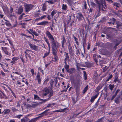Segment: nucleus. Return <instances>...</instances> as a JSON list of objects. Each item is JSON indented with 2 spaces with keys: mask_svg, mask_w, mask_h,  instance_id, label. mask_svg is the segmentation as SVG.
Masks as SVG:
<instances>
[{
  "mask_svg": "<svg viewBox=\"0 0 122 122\" xmlns=\"http://www.w3.org/2000/svg\"><path fill=\"white\" fill-rule=\"evenodd\" d=\"M110 32H109V30L108 29H107L105 31H103L102 33L105 34H106V35L108 33H110Z\"/></svg>",
  "mask_w": 122,
  "mask_h": 122,
  "instance_id": "nucleus-51",
  "label": "nucleus"
},
{
  "mask_svg": "<svg viewBox=\"0 0 122 122\" xmlns=\"http://www.w3.org/2000/svg\"><path fill=\"white\" fill-rule=\"evenodd\" d=\"M50 53V52L49 51L48 52H46L45 53L43 56V58H44L47 56H48L49 55Z\"/></svg>",
  "mask_w": 122,
  "mask_h": 122,
  "instance_id": "nucleus-50",
  "label": "nucleus"
},
{
  "mask_svg": "<svg viewBox=\"0 0 122 122\" xmlns=\"http://www.w3.org/2000/svg\"><path fill=\"white\" fill-rule=\"evenodd\" d=\"M68 49L70 54L71 55H73L74 54L73 51L71 46L70 44H69L68 46Z\"/></svg>",
  "mask_w": 122,
  "mask_h": 122,
  "instance_id": "nucleus-10",
  "label": "nucleus"
},
{
  "mask_svg": "<svg viewBox=\"0 0 122 122\" xmlns=\"http://www.w3.org/2000/svg\"><path fill=\"white\" fill-rule=\"evenodd\" d=\"M75 18V15L73 14V16H70L69 19L67 21V24H70V27H72L73 24L74 23V18Z\"/></svg>",
  "mask_w": 122,
  "mask_h": 122,
  "instance_id": "nucleus-5",
  "label": "nucleus"
},
{
  "mask_svg": "<svg viewBox=\"0 0 122 122\" xmlns=\"http://www.w3.org/2000/svg\"><path fill=\"white\" fill-rule=\"evenodd\" d=\"M68 110L67 108H66L64 109H61V112H67Z\"/></svg>",
  "mask_w": 122,
  "mask_h": 122,
  "instance_id": "nucleus-42",
  "label": "nucleus"
},
{
  "mask_svg": "<svg viewBox=\"0 0 122 122\" xmlns=\"http://www.w3.org/2000/svg\"><path fill=\"white\" fill-rule=\"evenodd\" d=\"M77 98L78 97H76V99H77ZM72 101L73 103L74 104H75L77 102V100H76L75 98L73 97H72Z\"/></svg>",
  "mask_w": 122,
  "mask_h": 122,
  "instance_id": "nucleus-38",
  "label": "nucleus"
},
{
  "mask_svg": "<svg viewBox=\"0 0 122 122\" xmlns=\"http://www.w3.org/2000/svg\"><path fill=\"white\" fill-rule=\"evenodd\" d=\"M110 20L111 22H108L107 23L111 24H112L113 25H114L116 22V19L114 18H112L111 19H110Z\"/></svg>",
  "mask_w": 122,
  "mask_h": 122,
  "instance_id": "nucleus-20",
  "label": "nucleus"
},
{
  "mask_svg": "<svg viewBox=\"0 0 122 122\" xmlns=\"http://www.w3.org/2000/svg\"><path fill=\"white\" fill-rule=\"evenodd\" d=\"M11 110L13 112H15L17 111V110L14 107H12V108Z\"/></svg>",
  "mask_w": 122,
  "mask_h": 122,
  "instance_id": "nucleus-62",
  "label": "nucleus"
},
{
  "mask_svg": "<svg viewBox=\"0 0 122 122\" xmlns=\"http://www.w3.org/2000/svg\"><path fill=\"white\" fill-rule=\"evenodd\" d=\"M66 1H67L68 4L70 5H72V4L73 3V0H66Z\"/></svg>",
  "mask_w": 122,
  "mask_h": 122,
  "instance_id": "nucleus-36",
  "label": "nucleus"
},
{
  "mask_svg": "<svg viewBox=\"0 0 122 122\" xmlns=\"http://www.w3.org/2000/svg\"><path fill=\"white\" fill-rule=\"evenodd\" d=\"M85 30L84 29H82L79 31L80 35L81 36H82L81 33H82L83 36H84L85 34L84 33Z\"/></svg>",
  "mask_w": 122,
  "mask_h": 122,
  "instance_id": "nucleus-29",
  "label": "nucleus"
},
{
  "mask_svg": "<svg viewBox=\"0 0 122 122\" xmlns=\"http://www.w3.org/2000/svg\"><path fill=\"white\" fill-rule=\"evenodd\" d=\"M92 120H91V119H88L86 121V122H92Z\"/></svg>",
  "mask_w": 122,
  "mask_h": 122,
  "instance_id": "nucleus-64",
  "label": "nucleus"
},
{
  "mask_svg": "<svg viewBox=\"0 0 122 122\" xmlns=\"http://www.w3.org/2000/svg\"><path fill=\"white\" fill-rule=\"evenodd\" d=\"M104 117H102L100 119H98L96 121L94 122H101V120Z\"/></svg>",
  "mask_w": 122,
  "mask_h": 122,
  "instance_id": "nucleus-57",
  "label": "nucleus"
},
{
  "mask_svg": "<svg viewBox=\"0 0 122 122\" xmlns=\"http://www.w3.org/2000/svg\"><path fill=\"white\" fill-rule=\"evenodd\" d=\"M91 46V45L90 43L89 42H88V43L87 46V49L88 50H89L90 48V46Z\"/></svg>",
  "mask_w": 122,
  "mask_h": 122,
  "instance_id": "nucleus-55",
  "label": "nucleus"
},
{
  "mask_svg": "<svg viewBox=\"0 0 122 122\" xmlns=\"http://www.w3.org/2000/svg\"><path fill=\"white\" fill-rule=\"evenodd\" d=\"M50 98H49V97H48V99H44L43 100H41V101H42L41 102H40V104H42L43 102H45L46 101H48V100Z\"/></svg>",
  "mask_w": 122,
  "mask_h": 122,
  "instance_id": "nucleus-49",
  "label": "nucleus"
},
{
  "mask_svg": "<svg viewBox=\"0 0 122 122\" xmlns=\"http://www.w3.org/2000/svg\"><path fill=\"white\" fill-rule=\"evenodd\" d=\"M64 55L65 56V58L64 62L65 63V64H66V61L67 60L69 61V58L67 53L65 52V54H64Z\"/></svg>",
  "mask_w": 122,
  "mask_h": 122,
  "instance_id": "nucleus-15",
  "label": "nucleus"
},
{
  "mask_svg": "<svg viewBox=\"0 0 122 122\" xmlns=\"http://www.w3.org/2000/svg\"><path fill=\"white\" fill-rule=\"evenodd\" d=\"M46 34L50 40L51 45L53 54L55 55L58 50L59 45L58 43L56 42L54 40L53 37L52 36L50 33L48 31L46 32Z\"/></svg>",
  "mask_w": 122,
  "mask_h": 122,
  "instance_id": "nucleus-1",
  "label": "nucleus"
},
{
  "mask_svg": "<svg viewBox=\"0 0 122 122\" xmlns=\"http://www.w3.org/2000/svg\"><path fill=\"white\" fill-rule=\"evenodd\" d=\"M30 72L31 73L32 75L33 76H34V71L33 69H31L30 70Z\"/></svg>",
  "mask_w": 122,
  "mask_h": 122,
  "instance_id": "nucleus-60",
  "label": "nucleus"
},
{
  "mask_svg": "<svg viewBox=\"0 0 122 122\" xmlns=\"http://www.w3.org/2000/svg\"><path fill=\"white\" fill-rule=\"evenodd\" d=\"M75 88H76V91L77 92L78 90L79 89V86L78 85H75Z\"/></svg>",
  "mask_w": 122,
  "mask_h": 122,
  "instance_id": "nucleus-53",
  "label": "nucleus"
},
{
  "mask_svg": "<svg viewBox=\"0 0 122 122\" xmlns=\"http://www.w3.org/2000/svg\"><path fill=\"white\" fill-rule=\"evenodd\" d=\"M100 53L101 54L103 55H105L106 54V52L105 50L104 49H101Z\"/></svg>",
  "mask_w": 122,
  "mask_h": 122,
  "instance_id": "nucleus-34",
  "label": "nucleus"
},
{
  "mask_svg": "<svg viewBox=\"0 0 122 122\" xmlns=\"http://www.w3.org/2000/svg\"><path fill=\"white\" fill-rule=\"evenodd\" d=\"M53 91L51 87H47L44 89L42 94L43 96H46L48 95V97L50 98L51 96H53Z\"/></svg>",
  "mask_w": 122,
  "mask_h": 122,
  "instance_id": "nucleus-2",
  "label": "nucleus"
},
{
  "mask_svg": "<svg viewBox=\"0 0 122 122\" xmlns=\"http://www.w3.org/2000/svg\"><path fill=\"white\" fill-rule=\"evenodd\" d=\"M88 85L86 86V87L84 88L83 90V93H85L88 90Z\"/></svg>",
  "mask_w": 122,
  "mask_h": 122,
  "instance_id": "nucleus-39",
  "label": "nucleus"
},
{
  "mask_svg": "<svg viewBox=\"0 0 122 122\" xmlns=\"http://www.w3.org/2000/svg\"><path fill=\"white\" fill-rule=\"evenodd\" d=\"M67 6L66 4H63L62 5V9L64 11H66L67 10Z\"/></svg>",
  "mask_w": 122,
  "mask_h": 122,
  "instance_id": "nucleus-32",
  "label": "nucleus"
},
{
  "mask_svg": "<svg viewBox=\"0 0 122 122\" xmlns=\"http://www.w3.org/2000/svg\"><path fill=\"white\" fill-rule=\"evenodd\" d=\"M56 10H53V11L52 12L51 14V16L52 17H53L54 15L55 14H56Z\"/></svg>",
  "mask_w": 122,
  "mask_h": 122,
  "instance_id": "nucleus-37",
  "label": "nucleus"
},
{
  "mask_svg": "<svg viewBox=\"0 0 122 122\" xmlns=\"http://www.w3.org/2000/svg\"><path fill=\"white\" fill-rule=\"evenodd\" d=\"M17 13L19 15L21 14L23 12V7L22 6H20L17 10Z\"/></svg>",
  "mask_w": 122,
  "mask_h": 122,
  "instance_id": "nucleus-13",
  "label": "nucleus"
},
{
  "mask_svg": "<svg viewBox=\"0 0 122 122\" xmlns=\"http://www.w3.org/2000/svg\"><path fill=\"white\" fill-rule=\"evenodd\" d=\"M19 59V58L16 57H14L12 59L13 61L15 62L17 60Z\"/></svg>",
  "mask_w": 122,
  "mask_h": 122,
  "instance_id": "nucleus-46",
  "label": "nucleus"
},
{
  "mask_svg": "<svg viewBox=\"0 0 122 122\" xmlns=\"http://www.w3.org/2000/svg\"><path fill=\"white\" fill-rule=\"evenodd\" d=\"M38 69L42 73V74L43 75H44V73H43V70H42L41 68L40 67H39L38 68Z\"/></svg>",
  "mask_w": 122,
  "mask_h": 122,
  "instance_id": "nucleus-63",
  "label": "nucleus"
},
{
  "mask_svg": "<svg viewBox=\"0 0 122 122\" xmlns=\"http://www.w3.org/2000/svg\"><path fill=\"white\" fill-rule=\"evenodd\" d=\"M66 40L64 36H63V40L62 41V46L63 48H64V46H66Z\"/></svg>",
  "mask_w": 122,
  "mask_h": 122,
  "instance_id": "nucleus-18",
  "label": "nucleus"
},
{
  "mask_svg": "<svg viewBox=\"0 0 122 122\" xmlns=\"http://www.w3.org/2000/svg\"><path fill=\"white\" fill-rule=\"evenodd\" d=\"M56 53L55 55H54V57L52 59V62L56 61L57 60L58 58L56 56Z\"/></svg>",
  "mask_w": 122,
  "mask_h": 122,
  "instance_id": "nucleus-33",
  "label": "nucleus"
},
{
  "mask_svg": "<svg viewBox=\"0 0 122 122\" xmlns=\"http://www.w3.org/2000/svg\"><path fill=\"white\" fill-rule=\"evenodd\" d=\"M31 49L33 50H35L36 51H38V47L34 44H31L30 42L28 43Z\"/></svg>",
  "mask_w": 122,
  "mask_h": 122,
  "instance_id": "nucleus-8",
  "label": "nucleus"
},
{
  "mask_svg": "<svg viewBox=\"0 0 122 122\" xmlns=\"http://www.w3.org/2000/svg\"><path fill=\"white\" fill-rule=\"evenodd\" d=\"M34 99L36 100L40 101H41V100H43V99L40 98L38 96L35 95H34Z\"/></svg>",
  "mask_w": 122,
  "mask_h": 122,
  "instance_id": "nucleus-30",
  "label": "nucleus"
},
{
  "mask_svg": "<svg viewBox=\"0 0 122 122\" xmlns=\"http://www.w3.org/2000/svg\"><path fill=\"white\" fill-rule=\"evenodd\" d=\"M115 102L117 104H118L119 103V100L118 98H116L115 100Z\"/></svg>",
  "mask_w": 122,
  "mask_h": 122,
  "instance_id": "nucleus-48",
  "label": "nucleus"
},
{
  "mask_svg": "<svg viewBox=\"0 0 122 122\" xmlns=\"http://www.w3.org/2000/svg\"><path fill=\"white\" fill-rule=\"evenodd\" d=\"M81 44L82 45V46H86V39H82V40Z\"/></svg>",
  "mask_w": 122,
  "mask_h": 122,
  "instance_id": "nucleus-23",
  "label": "nucleus"
},
{
  "mask_svg": "<svg viewBox=\"0 0 122 122\" xmlns=\"http://www.w3.org/2000/svg\"><path fill=\"white\" fill-rule=\"evenodd\" d=\"M69 86H67L66 88L64 90H61V92H66L67 91L68 88H69Z\"/></svg>",
  "mask_w": 122,
  "mask_h": 122,
  "instance_id": "nucleus-58",
  "label": "nucleus"
},
{
  "mask_svg": "<svg viewBox=\"0 0 122 122\" xmlns=\"http://www.w3.org/2000/svg\"><path fill=\"white\" fill-rule=\"evenodd\" d=\"M84 79L85 80H86L87 79V76L86 73L85 71H84Z\"/></svg>",
  "mask_w": 122,
  "mask_h": 122,
  "instance_id": "nucleus-52",
  "label": "nucleus"
},
{
  "mask_svg": "<svg viewBox=\"0 0 122 122\" xmlns=\"http://www.w3.org/2000/svg\"><path fill=\"white\" fill-rule=\"evenodd\" d=\"M10 112V110L9 109H5L1 113V114H8Z\"/></svg>",
  "mask_w": 122,
  "mask_h": 122,
  "instance_id": "nucleus-16",
  "label": "nucleus"
},
{
  "mask_svg": "<svg viewBox=\"0 0 122 122\" xmlns=\"http://www.w3.org/2000/svg\"><path fill=\"white\" fill-rule=\"evenodd\" d=\"M76 17L79 21H85L84 17L82 14L80 12H78L76 14Z\"/></svg>",
  "mask_w": 122,
  "mask_h": 122,
  "instance_id": "nucleus-3",
  "label": "nucleus"
},
{
  "mask_svg": "<svg viewBox=\"0 0 122 122\" xmlns=\"http://www.w3.org/2000/svg\"><path fill=\"white\" fill-rule=\"evenodd\" d=\"M76 54L77 55H78L79 54H80V52L79 51V50L78 49H76Z\"/></svg>",
  "mask_w": 122,
  "mask_h": 122,
  "instance_id": "nucleus-56",
  "label": "nucleus"
},
{
  "mask_svg": "<svg viewBox=\"0 0 122 122\" xmlns=\"http://www.w3.org/2000/svg\"><path fill=\"white\" fill-rule=\"evenodd\" d=\"M107 37V39L111 38H112V36L110 34H107L106 35Z\"/></svg>",
  "mask_w": 122,
  "mask_h": 122,
  "instance_id": "nucleus-40",
  "label": "nucleus"
},
{
  "mask_svg": "<svg viewBox=\"0 0 122 122\" xmlns=\"http://www.w3.org/2000/svg\"><path fill=\"white\" fill-rule=\"evenodd\" d=\"M57 82V80L56 78H54V79H52L50 81V84L51 87H53V85L54 84V86L55 87H59V84H58V85H56Z\"/></svg>",
  "mask_w": 122,
  "mask_h": 122,
  "instance_id": "nucleus-4",
  "label": "nucleus"
},
{
  "mask_svg": "<svg viewBox=\"0 0 122 122\" xmlns=\"http://www.w3.org/2000/svg\"><path fill=\"white\" fill-rule=\"evenodd\" d=\"M118 76L117 75L115 77V79L114 80L113 82H117L118 81Z\"/></svg>",
  "mask_w": 122,
  "mask_h": 122,
  "instance_id": "nucleus-43",
  "label": "nucleus"
},
{
  "mask_svg": "<svg viewBox=\"0 0 122 122\" xmlns=\"http://www.w3.org/2000/svg\"><path fill=\"white\" fill-rule=\"evenodd\" d=\"M1 49L3 53L10 56L11 55L10 53L8 51L9 49L5 47H1Z\"/></svg>",
  "mask_w": 122,
  "mask_h": 122,
  "instance_id": "nucleus-6",
  "label": "nucleus"
},
{
  "mask_svg": "<svg viewBox=\"0 0 122 122\" xmlns=\"http://www.w3.org/2000/svg\"><path fill=\"white\" fill-rule=\"evenodd\" d=\"M109 89L111 91H112L114 87V85L110 84L109 85Z\"/></svg>",
  "mask_w": 122,
  "mask_h": 122,
  "instance_id": "nucleus-35",
  "label": "nucleus"
},
{
  "mask_svg": "<svg viewBox=\"0 0 122 122\" xmlns=\"http://www.w3.org/2000/svg\"><path fill=\"white\" fill-rule=\"evenodd\" d=\"M10 12L11 13H12L13 12V8L11 6H10Z\"/></svg>",
  "mask_w": 122,
  "mask_h": 122,
  "instance_id": "nucleus-61",
  "label": "nucleus"
},
{
  "mask_svg": "<svg viewBox=\"0 0 122 122\" xmlns=\"http://www.w3.org/2000/svg\"><path fill=\"white\" fill-rule=\"evenodd\" d=\"M98 103H97L96 102L95 105L94 106L93 108H97L98 106Z\"/></svg>",
  "mask_w": 122,
  "mask_h": 122,
  "instance_id": "nucleus-59",
  "label": "nucleus"
},
{
  "mask_svg": "<svg viewBox=\"0 0 122 122\" xmlns=\"http://www.w3.org/2000/svg\"><path fill=\"white\" fill-rule=\"evenodd\" d=\"M4 20L5 21L4 22V23L7 26L9 27L11 26L12 25L10 21L5 19H4Z\"/></svg>",
  "mask_w": 122,
  "mask_h": 122,
  "instance_id": "nucleus-21",
  "label": "nucleus"
},
{
  "mask_svg": "<svg viewBox=\"0 0 122 122\" xmlns=\"http://www.w3.org/2000/svg\"><path fill=\"white\" fill-rule=\"evenodd\" d=\"M28 51H31V52H32V51L30 50H26L25 51V57L26 58V61H27V56L28 55H29L28 53Z\"/></svg>",
  "mask_w": 122,
  "mask_h": 122,
  "instance_id": "nucleus-31",
  "label": "nucleus"
},
{
  "mask_svg": "<svg viewBox=\"0 0 122 122\" xmlns=\"http://www.w3.org/2000/svg\"><path fill=\"white\" fill-rule=\"evenodd\" d=\"M54 105L55 104L54 103L48 104L46 107H50L53 106H54Z\"/></svg>",
  "mask_w": 122,
  "mask_h": 122,
  "instance_id": "nucleus-54",
  "label": "nucleus"
},
{
  "mask_svg": "<svg viewBox=\"0 0 122 122\" xmlns=\"http://www.w3.org/2000/svg\"><path fill=\"white\" fill-rule=\"evenodd\" d=\"M102 87H101L100 86H98L96 88V92L97 93V94H99V92L102 88Z\"/></svg>",
  "mask_w": 122,
  "mask_h": 122,
  "instance_id": "nucleus-26",
  "label": "nucleus"
},
{
  "mask_svg": "<svg viewBox=\"0 0 122 122\" xmlns=\"http://www.w3.org/2000/svg\"><path fill=\"white\" fill-rule=\"evenodd\" d=\"M113 5L116 6L118 8L120 5L119 3L117 2H115L113 4Z\"/></svg>",
  "mask_w": 122,
  "mask_h": 122,
  "instance_id": "nucleus-41",
  "label": "nucleus"
},
{
  "mask_svg": "<svg viewBox=\"0 0 122 122\" xmlns=\"http://www.w3.org/2000/svg\"><path fill=\"white\" fill-rule=\"evenodd\" d=\"M64 67L65 69L66 70V71L69 69V67L68 65H67V64L64 66Z\"/></svg>",
  "mask_w": 122,
  "mask_h": 122,
  "instance_id": "nucleus-44",
  "label": "nucleus"
},
{
  "mask_svg": "<svg viewBox=\"0 0 122 122\" xmlns=\"http://www.w3.org/2000/svg\"><path fill=\"white\" fill-rule=\"evenodd\" d=\"M0 43H1V45L3 46L7 45L8 46V44L5 43V41L1 40L0 41Z\"/></svg>",
  "mask_w": 122,
  "mask_h": 122,
  "instance_id": "nucleus-27",
  "label": "nucleus"
},
{
  "mask_svg": "<svg viewBox=\"0 0 122 122\" xmlns=\"http://www.w3.org/2000/svg\"><path fill=\"white\" fill-rule=\"evenodd\" d=\"M116 28L117 29H120L122 30V23L119 21H116Z\"/></svg>",
  "mask_w": 122,
  "mask_h": 122,
  "instance_id": "nucleus-11",
  "label": "nucleus"
},
{
  "mask_svg": "<svg viewBox=\"0 0 122 122\" xmlns=\"http://www.w3.org/2000/svg\"><path fill=\"white\" fill-rule=\"evenodd\" d=\"M106 20V18L105 17H103L98 22L99 23H102L105 22Z\"/></svg>",
  "mask_w": 122,
  "mask_h": 122,
  "instance_id": "nucleus-28",
  "label": "nucleus"
},
{
  "mask_svg": "<svg viewBox=\"0 0 122 122\" xmlns=\"http://www.w3.org/2000/svg\"><path fill=\"white\" fill-rule=\"evenodd\" d=\"M36 80L38 81V83L40 84L41 83V78H40V74L39 72L37 74Z\"/></svg>",
  "mask_w": 122,
  "mask_h": 122,
  "instance_id": "nucleus-14",
  "label": "nucleus"
},
{
  "mask_svg": "<svg viewBox=\"0 0 122 122\" xmlns=\"http://www.w3.org/2000/svg\"><path fill=\"white\" fill-rule=\"evenodd\" d=\"M33 7L34 6L32 4H26L25 6V12H29L31 10Z\"/></svg>",
  "mask_w": 122,
  "mask_h": 122,
  "instance_id": "nucleus-7",
  "label": "nucleus"
},
{
  "mask_svg": "<svg viewBox=\"0 0 122 122\" xmlns=\"http://www.w3.org/2000/svg\"><path fill=\"white\" fill-rule=\"evenodd\" d=\"M29 119L27 117L25 116V117L22 119H21V122H27L29 120Z\"/></svg>",
  "mask_w": 122,
  "mask_h": 122,
  "instance_id": "nucleus-25",
  "label": "nucleus"
},
{
  "mask_svg": "<svg viewBox=\"0 0 122 122\" xmlns=\"http://www.w3.org/2000/svg\"><path fill=\"white\" fill-rule=\"evenodd\" d=\"M98 95V93L95 96L92 97L90 100L91 102L92 103L95 100V99L97 98Z\"/></svg>",
  "mask_w": 122,
  "mask_h": 122,
  "instance_id": "nucleus-19",
  "label": "nucleus"
},
{
  "mask_svg": "<svg viewBox=\"0 0 122 122\" xmlns=\"http://www.w3.org/2000/svg\"><path fill=\"white\" fill-rule=\"evenodd\" d=\"M76 71L75 69L74 68H71L69 69L67 71V72L69 73L70 74H72L74 72Z\"/></svg>",
  "mask_w": 122,
  "mask_h": 122,
  "instance_id": "nucleus-12",
  "label": "nucleus"
},
{
  "mask_svg": "<svg viewBox=\"0 0 122 122\" xmlns=\"http://www.w3.org/2000/svg\"><path fill=\"white\" fill-rule=\"evenodd\" d=\"M49 23V22L47 21H42L40 23H38L37 24V25H46L47 23L48 24Z\"/></svg>",
  "mask_w": 122,
  "mask_h": 122,
  "instance_id": "nucleus-17",
  "label": "nucleus"
},
{
  "mask_svg": "<svg viewBox=\"0 0 122 122\" xmlns=\"http://www.w3.org/2000/svg\"><path fill=\"white\" fill-rule=\"evenodd\" d=\"M93 58L94 61L96 63H97L98 62V61L97 59V58L98 57H97V55L95 54H93Z\"/></svg>",
  "mask_w": 122,
  "mask_h": 122,
  "instance_id": "nucleus-22",
  "label": "nucleus"
},
{
  "mask_svg": "<svg viewBox=\"0 0 122 122\" xmlns=\"http://www.w3.org/2000/svg\"><path fill=\"white\" fill-rule=\"evenodd\" d=\"M39 104V103H31L33 107L37 106Z\"/></svg>",
  "mask_w": 122,
  "mask_h": 122,
  "instance_id": "nucleus-47",
  "label": "nucleus"
},
{
  "mask_svg": "<svg viewBox=\"0 0 122 122\" xmlns=\"http://www.w3.org/2000/svg\"><path fill=\"white\" fill-rule=\"evenodd\" d=\"M114 41L115 43H120L122 42L121 40L119 38L114 39Z\"/></svg>",
  "mask_w": 122,
  "mask_h": 122,
  "instance_id": "nucleus-24",
  "label": "nucleus"
},
{
  "mask_svg": "<svg viewBox=\"0 0 122 122\" xmlns=\"http://www.w3.org/2000/svg\"><path fill=\"white\" fill-rule=\"evenodd\" d=\"M104 5L102 4L100 5V6H99V11H101V10L103 11H106V9L107 8V6L106 3L104 2L103 4Z\"/></svg>",
  "mask_w": 122,
  "mask_h": 122,
  "instance_id": "nucleus-9",
  "label": "nucleus"
},
{
  "mask_svg": "<svg viewBox=\"0 0 122 122\" xmlns=\"http://www.w3.org/2000/svg\"><path fill=\"white\" fill-rule=\"evenodd\" d=\"M90 3L91 5L93 7H94L96 5V4L93 1H91Z\"/></svg>",
  "mask_w": 122,
  "mask_h": 122,
  "instance_id": "nucleus-45",
  "label": "nucleus"
}]
</instances>
